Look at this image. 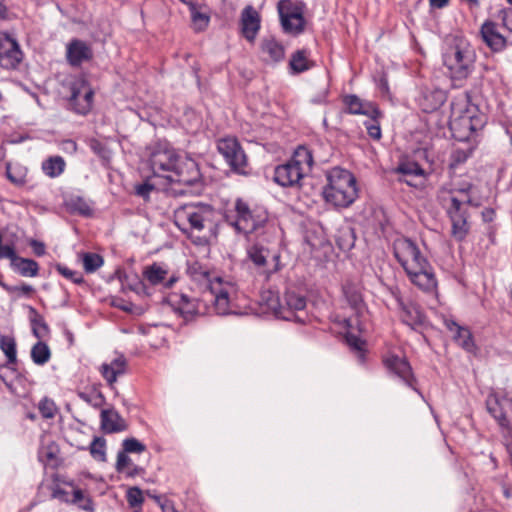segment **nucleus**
I'll return each instance as SVG.
<instances>
[{
    "label": "nucleus",
    "mask_w": 512,
    "mask_h": 512,
    "mask_svg": "<svg viewBox=\"0 0 512 512\" xmlns=\"http://www.w3.org/2000/svg\"><path fill=\"white\" fill-rule=\"evenodd\" d=\"M202 277L209 282L200 298H194L185 292H172L167 296V302L173 310L185 320H192L196 316L211 314L228 315L235 312L234 304L237 298L236 285L223 281L221 278L210 280L209 273L203 272Z\"/></svg>",
    "instance_id": "obj_1"
},
{
    "label": "nucleus",
    "mask_w": 512,
    "mask_h": 512,
    "mask_svg": "<svg viewBox=\"0 0 512 512\" xmlns=\"http://www.w3.org/2000/svg\"><path fill=\"white\" fill-rule=\"evenodd\" d=\"M393 252L414 286L425 293H436L438 281L434 269L416 242L410 238H398L393 243Z\"/></svg>",
    "instance_id": "obj_2"
},
{
    "label": "nucleus",
    "mask_w": 512,
    "mask_h": 512,
    "mask_svg": "<svg viewBox=\"0 0 512 512\" xmlns=\"http://www.w3.org/2000/svg\"><path fill=\"white\" fill-rule=\"evenodd\" d=\"M217 220V210L203 202L186 203L174 210V223L185 234L212 232Z\"/></svg>",
    "instance_id": "obj_3"
},
{
    "label": "nucleus",
    "mask_w": 512,
    "mask_h": 512,
    "mask_svg": "<svg viewBox=\"0 0 512 512\" xmlns=\"http://www.w3.org/2000/svg\"><path fill=\"white\" fill-rule=\"evenodd\" d=\"M327 185L323 188V197L335 208H348L358 197L355 176L340 167L327 171Z\"/></svg>",
    "instance_id": "obj_4"
},
{
    "label": "nucleus",
    "mask_w": 512,
    "mask_h": 512,
    "mask_svg": "<svg viewBox=\"0 0 512 512\" xmlns=\"http://www.w3.org/2000/svg\"><path fill=\"white\" fill-rule=\"evenodd\" d=\"M225 219L238 233L245 235H260L272 228L269 224L268 212L264 208L257 206L251 208L240 198L235 201L234 214L227 213Z\"/></svg>",
    "instance_id": "obj_5"
},
{
    "label": "nucleus",
    "mask_w": 512,
    "mask_h": 512,
    "mask_svg": "<svg viewBox=\"0 0 512 512\" xmlns=\"http://www.w3.org/2000/svg\"><path fill=\"white\" fill-rule=\"evenodd\" d=\"M313 164L312 151L300 145L289 161L275 167L273 179L282 187H300L301 180L311 172Z\"/></svg>",
    "instance_id": "obj_6"
},
{
    "label": "nucleus",
    "mask_w": 512,
    "mask_h": 512,
    "mask_svg": "<svg viewBox=\"0 0 512 512\" xmlns=\"http://www.w3.org/2000/svg\"><path fill=\"white\" fill-rule=\"evenodd\" d=\"M267 306L279 319L305 323V317L302 314H305L306 299L294 291H287L284 294L283 301H280L277 295L271 294Z\"/></svg>",
    "instance_id": "obj_7"
},
{
    "label": "nucleus",
    "mask_w": 512,
    "mask_h": 512,
    "mask_svg": "<svg viewBox=\"0 0 512 512\" xmlns=\"http://www.w3.org/2000/svg\"><path fill=\"white\" fill-rule=\"evenodd\" d=\"M471 204V197H468L466 200H459L458 197L452 196L450 198V205L446 208L447 216L451 222V236L457 242L464 241L469 234V214L464 206Z\"/></svg>",
    "instance_id": "obj_8"
},
{
    "label": "nucleus",
    "mask_w": 512,
    "mask_h": 512,
    "mask_svg": "<svg viewBox=\"0 0 512 512\" xmlns=\"http://www.w3.org/2000/svg\"><path fill=\"white\" fill-rule=\"evenodd\" d=\"M247 258L265 280L280 270V255L272 252L266 245L256 242L247 248Z\"/></svg>",
    "instance_id": "obj_9"
},
{
    "label": "nucleus",
    "mask_w": 512,
    "mask_h": 512,
    "mask_svg": "<svg viewBox=\"0 0 512 512\" xmlns=\"http://www.w3.org/2000/svg\"><path fill=\"white\" fill-rule=\"evenodd\" d=\"M475 51L469 45H456L444 56V63L459 79L466 78L474 67Z\"/></svg>",
    "instance_id": "obj_10"
},
{
    "label": "nucleus",
    "mask_w": 512,
    "mask_h": 512,
    "mask_svg": "<svg viewBox=\"0 0 512 512\" xmlns=\"http://www.w3.org/2000/svg\"><path fill=\"white\" fill-rule=\"evenodd\" d=\"M170 182H176L196 190L202 188L201 173L198 164L187 156L178 158L170 174L165 176Z\"/></svg>",
    "instance_id": "obj_11"
},
{
    "label": "nucleus",
    "mask_w": 512,
    "mask_h": 512,
    "mask_svg": "<svg viewBox=\"0 0 512 512\" xmlns=\"http://www.w3.org/2000/svg\"><path fill=\"white\" fill-rule=\"evenodd\" d=\"M278 12L285 33L298 35L304 31L303 9L292 0H280Z\"/></svg>",
    "instance_id": "obj_12"
},
{
    "label": "nucleus",
    "mask_w": 512,
    "mask_h": 512,
    "mask_svg": "<svg viewBox=\"0 0 512 512\" xmlns=\"http://www.w3.org/2000/svg\"><path fill=\"white\" fill-rule=\"evenodd\" d=\"M217 149L232 171L238 174H246L247 156L236 138L220 139L217 143Z\"/></svg>",
    "instance_id": "obj_13"
},
{
    "label": "nucleus",
    "mask_w": 512,
    "mask_h": 512,
    "mask_svg": "<svg viewBox=\"0 0 512 512\" xmlns=\"http://www.w3.org/2000/svg\"><path fill=\"white\" fill-rule=\"evenodd\" d=\"M180 155L168 144L158 143L154 146L149 163L155 176L165 177V173H171Z\"/></svg>",
    "instance_id": "obj_14"
},
{
    "label": "nucleus",
    "mask_w": 512,
    "mask_h": 512,
    "mask_svg": "<svg viewBox=\"0 0 512 512\" xmlns=\"http://www.w3.org/2000/svg\"><path fill=\"white\" fill-rule=\"evenodd\" d=\"M382 362L389 374L399 378L406 386L420 394L416 388V378L412 367L406 358L395 354H388L383 358Z\"/></svg>",
    "instance_id": "obj_15"
},
{
    "label": "nucleus",
    "mask_w": 512,
    "mask_h": 512,
    "mask_svg": "<svg viewBox=\"0 0 512 512\" xmlns=\"http://www.w3.org/2000/svg\"><path fill=\"white\" fill-rule=\"evenodd\" d=\"M391 293L400 311L402 322L412 329L421 326L425 321L421 307L410 299L405 300L398 289L392 290Z\"/></svg>",
    "instance_id": "obj_16"
},
{
    "label": "nucleus",
    "mask_w": 512,
    "mask_h": 512,
    "mask_svg": "<svg viewBox=\"0 0 512 512\" xmlns=\"http://www.w3.org/2000/svg\"><path fill=\"white\" fill-rule=\"evenodd\" d=\"M344 112L352 115H364L368 118H383V113L374 102L361 99L355 94L343 96Z\"/></svg>",
    "instance_id": "obj_17"
},
{
    "label": "nucleus",
    "mask_w": 512,
    "mask_h": 512,
    "mask_svg": "<svg viewBox=\"0 0 512 512\" xmlns=\"http://www.w3.org/2000/svg\"><path fill=\"white\" fill-rule=\"evenodd\" d=\"M93 96V90L84 83L80 86L73 85L71 88L69 105L77 114L86 115L92 109Z\"/></svg>",
    "instance_id": "obj_18"
},
{
    "label": "nucleus",
    "mask_w": 512,
    "mask_h": 512,
    "mask_svg": "<svg viewBox=\"0 0 512 512\" xmlns=\"http://www.w3.org/2000/svg\"><path fill=\"white\" fill-rule=\"evenodd\" d=\"M92 58V47L85 41L74 38L66 45V60L72 67H79Z\"/></svg>",
    "instance_id": "obj_19"
},
{
    "label": "nucleus",
    "mask_w": 512,
    "mask_h": 512,
    "mask_svg": "<svg viewBox=\"0 0 512 512\" xmlns=\"http://www.w3.org/2000/svg\"><path fill=\"white\" fill-rule=\"evenodd\" d=\"M396 172L403 178L400 181L411 187H423L427 178L425 170L415 161H403L399 163Z\"/></svg>",
    "instance_id": "obj_20"
},
{
    "label": "nucleus",
    "mask_w": 512,
    "mask_h": 512,
    "mask_svg": "<svg viewBox=\"0 0 512 512\" xmlns=\"http://www.w3.org/2000/svg\"><path fill=\"white\" fill-rule=\"evenodd\" d=\"M240 27L242 36L253 43L261 27L260 15L253 6L248 5L242 10Z\"/></svg>",
    "instance_id": "obj_21"
},
{
    "label": "nucleus",
    "mask_w": 512,
    "mask_h": 512,
    "mask_svg": "<svg viewBox=\"0 0 512 512\" xmlns=\"http://www.w3.org/2000/svg\"><path fill=\"white\" fill-rule=\"evenodd\" d=\"M22 60V52L18 43L11 39L5 38L0 41V66L5 69H14Z\"/></svg>",
    "instance_id": "obj_22"
},
{
    "label": "nucleus",
    "mask_w": 512,
    "mask_h": 512,
    "mask_svg": "<svg viewBox=\"0 0 512 512\" xmlns=\"http://www.w3.org/2000/svg\"><path fill=\"white\" fill-rule=\"evenodd\" d=\"M480 35L483 42L493 51L501 52L506 48V38L499 33L495 22L486 20L480 28Z\"/></svg>",
    "instance_id": "obj_23"
},
{
    "label": "nucleus",
    "mask_w": 512,
    "mask_h": 512,
    "mask_svg": "<svg viewBox=\"0 0 512 512\" xmlns=\"http://www.w3.org/2000/svg\"><path fill=\"white\" fill-rule=\"evenodd\" d=\"M447 96L442 89H426L421 93L418 104L425 113L438 110L446 101Z\"/></svg>",
    "instance_id": "obj_24"
},
{
    "label": "nucleus",
    "mask_w": 512,
    "mask_h": 512,
    "mask_svg": "<svg viewBox=\"0 0 512 512\" xmlns=\"http://www.w3.org/2000/svg\"><path fill=\"white\" fill-rule=\"evenodd\" d=\"M264 60L268 63H279L285 58V47L273 36L264 37L260 44Z\"/></svg>",
    "instance_id": "obj_25"
},
{
    "label": "nucleus",
    "mask_w": 512,
    "mask_h": 512,
    "mask_svg": "<svg viewBox=\"0 0 512 512\" xmlns=\"http://www.w3.org/2000/svg\"><path fill=\"white\" fill-rule=\"evenodd\" d=\"M315 65V61L311 58V50L308 48L296 50L291 54L289 60V69L294 75L306 72L314 68Z\"/></svg>",
    "instance_id": "obj_26"
},
{
    "label": "nucleus",
    "mask_w": 512,
    "mask_h": 512,
    "mask_svg": "<svg viewBox=\"0 0 512 512\" xmlns=\"http://www.w3.org/2000/svg\"><path fill=\"white\" fill-rule=\"evenodd\" d=\"M445 326L450 332L454 333L453 338L459 346L468 352L474 351L475 343L469 328L459 325L452 319H446Z\"/></svg>",
    "instance_id": "obj_27"
},
{
    "label": "nucleus",
    "mask_w": 512,
    "mask_h": 512,
    "mask_svg": "<svg viewBox=\"0 0 512 512\" xmlns=\"http://www.w3.org/2000/svg\"><path fill=\"white\" fill-rule=\"evenodd\" d=\"M100 417L101 429L106 434L122 432L128 428L125 419L113 409L102 410Z\"/></svg>",
    "instance_id": "obj_28"
},
{
    "label": "nucleus",
    "mask_w": 512,
    "mask_h": 512,
    "mask_svg": "<svg viewBox=\"0 0 512 512\" xmlns=\"http://www.w3.org/2000/svg\"><path fill=\"white\" fill-rule=\"evenodd\" d=\"M168 271L160 265L153 263L147 266L143 271V277L151 284H163L165 288H171L178 281V277L171 276L165 281Z\"/></svg>",
    "instance_id": "obj_29"
},
{
    "label": "nucleus",
    "mask_w": 512,
    "mask_h": 512,
    "mask_svg": "<svg viewBox=\"0 0 512 512\" xmlns=\"http://www.w3.org/2000/svg\"><path fill=\"white\" fill-rule=\"evenodd\" d=\"M126 367V359L124 356H119L113 359L110 363H103L100 367V373L109 386H112L117 381L118 376H121L126 372Z\"/></svg>",
    "instance_id": "obj_30"
},
{
    "label": "nucleus",
    "mask_w": 512,
    "mask_h": 512,
    "mask_svg": "<svg viewBox=\"0 0 512 512\" xmlns=\"http://www.w3.org/2000/svg\"><path fill=\"white\" fill-rule=\"evenodd\" d=\"M12 268L23 277H35L39 273V265L33 259L18 257L14 249V256L8 257Z\"/></svg>",
    "instance_id": "obj_31"
},
{
    "label": "nucleus",
    "mask_w": 512,
    "mask_h": 512,
    "mask_svg": "<svg viewBox=\"0 0 512 512\" xmlns=\"http://www.w3.org/2000/svg\"><path fill=\"white\" fill-rule=\"evenodd\" d=\"M450 129L455 132L461 133L460 138H469L473 133V125L471 124V111L465 110L461 115L457 117H451Z\"/></svg>",
    "instance_id": "obj_32"
},
{
    "label": "nucleus",
    "mask_w": 512,
    "mask_h": 512,
    "mask_svg": "<svg viewBox=\"0 0 512 512\" xmlns=\"http://www.w3.org/2000/svg\"><path fill=\"white\" fill-rule=\"evenodd\" d=\"M29 314L33 335L39 340L49 337L50 328L44 317L32 306L29 307Z\"/></svg>",
    "instance_id": "obj_33"
},
{
    "label": "nucleus",
    "mask_w": 512,
    "mask_h": 512,
    "mask_svg": "<svg viewBox=\"0 0 512 512\" xmlns=\"http://www.w3.org/2000/svg\"><path fill=\"white\" fill-rule=\"evenodd\" d=\"M67 209L74 214L90 217L93 214L91 203L82 196H71L66 201Z\"/></svg>",
    "instance_id": "obj_34"
},
{
    "label": "nucleus",
    "mask_w": 512,
    "mask_h": 512,
    "mask_svg": "<svg viewBox=\"0 0 512 512\" xmlns=\"http://www.w3.org/2000/svg\"><path fill=\"white\" fill-rule=\"evenodd\" d=\"M342 291L348 304L353 309H359L363 304L360 286L352 281H345L342 286Z\"/></svg>",
    "instance_id": "obj_35"
},
{
    "label": "nucleus",
    "mask_w": 512,
    "mask_h": 512,
    "mask_svg": "<svg viewBox=\"0 0 512 512\" xmlns=\"http://www.w3.org/2000/svg\"><path fill=\"white\" fill-rule=\"evenodd\" d=\"M66 167L65 160L62 156H51L42 162V171L50 178L60 176Z\"/></svg>",
    "instance_id": "obj_36"
},
{
    "label": "nucleus",
    "mask_w": 512,
    "mask_h": 512,
    "mask_svg": "<svg viewBox=\"0 0 512 512\" xmlns=\"http://www.w3.org/2000/svg\"><path fill=\"white\" fill-rule=\"evenodd\" d=\"M0 349L7 358L6 367L12 368L17 363L16 341L13 336L2 335L0 337Z\"/></svg>",
    "instance_id": "obj_37"
},
{
    "label": "nucleus",
    "mask_w": 512,
    "mask_h": 512,
    "mask_svg": "<svg viewBox=\"0 0 512 512\" xmlns=\"http://www.w3.org/2000/svg\"><path fill=\"white\" fill-rule=\"evenodd\" d=\"M30 356L34 364L43 366L50 361L51 350L44 341L39 340L32 346Z\"/></svg>",
    "instance_id": "obj_38"
},
{
    "label": "nucleus",
    "mask_w": 512,
    "mask_h": 512,
    "mask_svg": "<svg viewBox=\"0 0 512 512\" xmlns=\"http://www.w3.org/2000/svg\"><path fill=\"white\" fill-rule=\"evenodd\" d=\"M116 470L119 473H125L129 477L139 475L143 470L135 465L131 458L125 452H118L116 461Z\"/></svg>",
    "instance_id": "obj_39"
},
{
    "label": "nucleus",
    "mask_w": 512,
    "mask_h": 512,
    "mask_svg": "<svg viewBox=\"0 0 512 512\" xmlns=\"http://www.w3.org/2000/svg\"><path fill=\"white\" fill-rule=\"evenodd\" d=\"M83 268L86 273L91 274L97 271L104 264V259L101 255L93 252H85L80 254Z\"/></svg>",
    "instance_id": "obj_40"
},
{
    "label": "nucleus",
    "mask_w": 512,
    "mask_h": 512,
    "mask_svg": "<svg viewBox=\"0 0 512 512\" xmlns=\"http://www.w3.org/2000/svg\"><path fill=\"white\" fill-rule=\"evenodd\" d=\"M91 456L97 460L106 461V441L103 437H95L89 446Z\"/></svg>",
    "instance_id": "obj_41"
},
{
    "label": "nucleus",
    "mask_w": 512,
    "mask_h": 512,
    "mask_svg": "<svg viewBox=\"0 0 512 512\" xmlns=\"http://www.w3.org/2000/svg\"><path fill=\"white\" fill-rule=\"evenodd\" d=\"M190 11L195 31L200 32L205 30L209 25L210 17L205 13L199 12L194 4H190Z\"/></svg>",
    "instance_id": "obj_42"
},
{
    "label": "nucleus",
    "mask_w": 512,
    "mask_h": 512,
    "mask_svg": "<svg viewBox=\"0 0 512 512\" xmlns=\"http://www.w3.org/2000/svg\"><path fill=\"white\" fill-rule=\"evenodd\" d=\"M77 395L81 400L95 408L102 406L105 401L102 393L96 389L91 391H78Z\"/></svg>",
    "instance_id": "obj_43"
},
{
    "label": "nucleus",
    "mask_w": 512,
    "mask_h": 512,
    "mask_svg": "<svg viewBox=\"0 0 512 512\" xmlns=\"http://www.w3.org/2000/svg\"><path fill=\"white\" fill-rule=\"evenodd\" d=\"M55 270L61 276H63L64 278L70 280L74 284L81 285V284H83L85 282L84 281V277H83V275L80 272L72 270V269L68 268L65 265L56 264Z\"/></svg>",
    "instance_id": "obj_44"
},
{
    "label": "nucleus",
    "mask_w": 512,
    "mask_h": 512,
    "mask_svg": "<svg viewBox=\"0 0 512 512\" xmlns=\"http://www.w3.org/2000/svg\"><path fill=\"white\" fill-rule=\"evenodd\" d=\"M126 499L129 506L136 509L135 512H139L144 502V496L138 487L129 488L126 494Z\"/></svg>",
    "instance_id": "obj_45"
},
{
    "label": "nucleus",
    "mask_w": 512,
    "mask_h": 512,
    "mask_svg": "<svg viewBox=\"0 0 512 512\" xmlns=\"http://www.w3.org/2000/svg\"><path fill=\"white\" fill-rule=\"evenodd\" d=\"M493 418L497 421L499 426L502 429V434L506 438V440L512 441V424L508 419L506 413L501 411L500 413L493 416Z\"/></svg>",
    "instance_id": "obj_46"
},
{
    "label": "nucleus",
    "mask_w": 512,
    "mask_h": 512,
    "mask_svg": "<svg viewBox=\"0 0 512 512\" xmlns=\"http://www.w3.org/2000/svg\"><path fill=\"white\" fill-rule=\"evenodd\" d=\"M72 502L77 504L78 507L82 510L93 512L92 500L88 497H85L81 489H76L73 491Z\"/></svg>",
    "instance_id": "obj_47"
},
{
    "label": "nucleus",
    "mask_w": 512,
    "mask_h": 512,
    "mask_svg": "<svg viewBox=\"0 0 512 512\" xmlns=\"http://www.w3.org/2000/svg\"><path fill=\"white\" fill-rule=\"evenodd\" d=\"M346 341L353 350L358 352L360 362H363L365 359V342L359 336L350 333L346 335Z\"/></svg>",
    "instance_id": "obj_48"
},
{
    "label": "nucleus",
    "mask_w": 512,
    "mask_h": 512,
    "mask_svg": "<svg viewBox=\"0 0 512 512\" xmlns=\"http://www.w3.org/2000/svg\"><path fill=\"white\" fill-rule=\"evenodd\" d=\"M123 450L121 452L128 453H142L146 450V446L136 438H127L122 443Z\"/></svg>",
    "instance_id": "obj_49"
},
{
    "label": "nucleus",
    "mask_w": 512,
    "mask_h": 512,
    "mask_svg": "<svg viewBox=\"0 0 512 512\" xmlns=\"http://www.w3.org/2000/svg\"><path fill=\"white\" fill-rule=\"evenodd\" d=\"M39 412L45 419H51L56 414V405L53 400L44 398L39 402Z\"/></svg>",
    "instance_id": "obj_50"
},
{
    "label": "nucleus",
    "mask_w": 512,
    "mask_h": 512,
    "mask_svg": "<svg viewBox=\"0 0 512 512\" xmlns=\"http://www.w3.org/2000/svg\"><path fill=\"white\" fill-rule=\"evenodd\" d=\"M380 119L381 118H369V120L364 122L368 135L374 140H380L382 137Z\"/></svg>",
    "instance_id": "obj_51"
},
{
    "label": "nucleus",
    "mask_w": 512,
    "mask_h": 512,
    "mask_svg": "<svg viewBox=\"0 0 512 512\" xmlns=\"http://www.w3.org/2000/svg\"><path fill=\"white\" fill-rule=\"evenodd\" d=\"M2 287L10 294H15L17 296H31L35 289L33 288V286L29 285V284H25L23 283L22 285H19V286H10V285H6V284H2Z\"/></svg>",
    "instance_id": "obj_52"
},
{
    "label": "nucleus",
    "mask_w": 512,
    "mask_h": 512,
    "mask_svg": "<svg viewBox=\"0 0 512 512\" xmlns=\"http://www.w3.org/2000/svg\"><path fill=\"white\" fill-rule=\"evenodd\" d=\"M155 190V185L151 183V179H146L143 183L135 185V194L144 200L149 198L150 193Z\"/></svg>",
    "instance_id": "obj_53"
},
{
    "label": "nucleus",
    "mask_w": 512,
    "mask_h": 512,
    "mask_svg": "<svg viewBox=\"0 0 512 512\" xmlns=\"http://www.w3.org/2000/svg\"><path fill=\"white\" fill-rule=\"evenodd\" d=\"M90 148L95 154H97L101 158H107L109 155V150L107 149L106 145L100 142L99 140H91Z\"/></svg>",
    "instance_id": "obj_54"
},
{
    "label": "nucleus",
    "mask_w": 512,
    "mask_h": 512,
    "mask_svg": "<svg viewBox=\"0 0 512 512\" xmlns=\"http://www.w3.org/2000/svg\"><path fill=\"white\" fill-rule=\"evenodd\" d=\"M468 153L464 150H461V149H457L455 150L453 153H452V156H451V166H456L460 163H463L467 160L468 158Z\"/></svg>",
    "instance_id": "obj_55"
},
{
    "label": "nucleus",
    "mask_w": 512,
    "mask_h": 512,
    "mask_svg": "<svg viewBox=\"0 0 512 512\" xmlns=\"http://www.w3.org/2000/svg\"><path fill=\"white\" fill-rule=\"evenodd\" d=\"M6 176L13 184L22 185L25 183L24 176L21 174H14L10 164L6 165Z\"/></svg>",
    "instance_id": "obj_56"
},
{
    "label": "nucleus",
    "mask_w": 512,
    "mask_h": 512,
    "mask_svg": "<svg viewBox=\"0 0 512 512\" xmlns=\"http://www.w3.org/2000/svg\"><path fill=\"white\" fill-rule=\"evenodd\" d=\"M40 457L44 459L47 464L51 463L57 459V450L53 446H48L41 452Z\"/></svg>",
    "instance_id": "obj_57"
},
{
    "label": "nucleus",
    "mask_w": 512,
    "mask_h": 512,
    "mask_svg": "<svg viewBox=\"0 0 512 512\" xmlns=\"http://www.w3.org/2000/svg\"><path fill=\"white\" fill-rule=\"evenodd\" d=\"M487 410L493 416L503 411L502 406L497 398H489L487 400Z\"/></svg>",
    "instance_id": "obj_58"
},
{
    "label": "nucleus",
    "mask_w": 512,
    "mask_h": 512,
    "mask_svg": "<svg viewBox=\"0 0 512 512\" xmlns=\"http://www.w3.org/2000/svg\"><path fill=\"white\" fill-rule=\"evenodd\" d=\"M29 244L36 256H43L45 254L46 249L44 243L37 240H31Z\"/></svg>",
    "instance_id": "obj_59"
},
{
    "label": "nucleus",
    "mask_w": 512,
    "mask_h": 512,
    "mask_svg": "<svg viewBox=\"0 0 512 512\" xmlns=\"http://www.w3.org/2000/svg\"><path fill=\"white\" fill-rule=\"evenodd\" d=\"M502 23L505 28L512 32V10L502 11Z\"/></svg>",
    "instance_id": "obj_60"
},
{
    "label": "nucleus",
    "mask_w": 512,
    "mask_h": 512,
    "mask_svg": "<svg viewBox=\"0 0 512 512\" xmlns=\"http://www.w3.org/2000/svg\"><path fill=\"white\" fill-rule=\"evenodd\" d=\"M471 124L473 125V133L478 131L484 125L483 116L471 112Z\"/></svg>",
    "instance_id": "obj_61"
},
{
    "label": "nucleus",
    "mask_w": 512,
    "mask_h": 512,
    "mask_svg": "<svg viewBox=\"0 0 512 512\" xmlns=\"http://www.w3.org/2000/svg\"><path fill=\"white\" fill-rule=\"evenodd\" d=\"M450 0H429V5L433 9H442L448 6Z\"/></svg>",
    "instance_id": "obj_62"
},
{
    "label": "nucleus",
    "mask_w": 512,
    "mask_h": 512,
    "mask_svg": "<svg viewBox=\"0 0 512 512\" xmlns=\"http://www.w3.org/2000/svg\"><path fill=\"white\" fill-rule=\"evenodd\" d=\"M495 212L492 208H486L482 211V217L485 222H491L494 219Z\"/></svg>",
    "instance_id": "obj_63"
},
{
    "label": "nucleus",
    "mask_w": 512,
    "mask_h": 512,
    "mask_svg": "<svg viewBox=\"0 0 512 512\" xmlns=\"http://www.w3.org/2000/svg\"><path fill=\"white\" fill-rule=\"evenodd\" d=\"M162 511L163 512H177L174 508V505L170 501H165L162 505Z\"/></svg>",
    "instance_id": "obj_64"
}]
</instances>
